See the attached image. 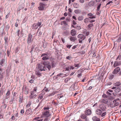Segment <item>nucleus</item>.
<instances>
[{"label": "nucleus", "instance_id": "nucleus-38", "mask_svg": "<svg viewBox=\"0 0 121 121\" xmlns=\"http://www.w3.org/2000/svg\"><path fill=\"white\" fill-rule=\"evenodd\" d=\"M72 58V57L71 56H68L66 58V59L69 60H70Z\"/></svg>", "mask_w": 121, "mask_h": 121}, {"label": "nucleus", "instance_id": "nucleus-2", "mask_svg": "<svg viewBox=\"0 0 121 121\" xmlns=\"http://www.w3.org/2000/svg\"><path fill=\"white\" fill-rule=\"evenodd\" d=\"M78 38L79 39L78 40L79 43H81L85 39L86 37L83 35L82 34H79L77 36Z\"/></svg>", "mask_w": 121, "mask_h": 121}, {"label": "nucleus", "instance_id": "nucleus-51", "mask_svg": "<svg viewBox=\"0 0 121 121\" xmlns=\"http://www.w3.org/2000/svg\"><path fill=\"white\" fill-rule=\"evenodd\" d=\"M20 31V30H18L17 31V32H16V33H17V35L19 36V32Z\"/></svg>", "mask_w": 121, "mask_h": 121}, {"label": "nucleus", "instance_id": "nucleus-31", "mask_svg": "<svg viewBox=\"0 0 121 121\" xmlns=\"http://www.w3.org/2000/svg\"><path fill=\"white\" fill-rule=\"evenodd\" d=\"M15 119V116H13L10 119H9V121H12V120H14Z\"/></svg>", "mask_w": 121, "mask_h": 121}, {"label": "nucleus", "instance_id": "nucleus-60", "mask_svg": "<svg viewBox=\"0 0 121 121\" xmlns=\"http://www.w3.org/2000/svg\"><path fill=\"white\" fill-rule=\"evenodd\" d=\"M106 94H107L108 95H112V93L109 92L108 91L107 92Z\"/></svg>", "mask_w": 121, "mask_h": 121}, {"label": "nucleus", "instance_id": "nucleus-56", "mask_svg": "<svg viewBox=\"0 0 121 121\" xmlns=\"http://www.w3.org/2000/svg\"><path fill=\"white\" fill-rule=\"evenodd\" d=\"M74 66L75 67H78V68L79 67V64H74Z\"/></svg>", "mask_w": 121, "mask_h": 121}, {"label": "nucleus", "instance_id": "nucleus-48", "mask_svg": "<svg viewBox=\"0 0 121 121\" xmlns=\"http://www.w3.org/2000/svg\"><path fill=\"white\" fill-rule=\"evenodd\" d=\"M10 91L9 90H8V91H7L6 95H7L8 96L10 95Z\"/></svg>", "mask_w": 121, "mask_h": 121}, {"label": "nucleus", "instance_id": "nucleus-20", "mask_svg": "<svg viewBox=\"0 0 121 121\" xmlns=\"http://www.w3.org/2000/svg\"><path fill=\"white\" fill-rule=\"evenodd\" d=\"M93 26V23H91L88 26V29L89 30H90L91 28V27Z\"/></svg>", "mask_w": 121, "mask_h": 121}, {"label": "nucleus", "instance_id": "nucleus-42", "mask_svg": "<svg viewBox=\"0 0 121 121\" xmlns=\"http://www.w3.org/2000/svg\"><path fill=\"white\" fill-rule=\"evenodd\" d=\"M70 79V78H68L65 79V82H67Z\"/></svg>", "mask_w": 121, "mask_h": 121}, {"label": "nucleus", "instance_id": "nucleus-29", "mask_svg": "<svg viewBox=\"0 0 121 121\" xmlns=\"http://www.w3.org/2000/svg\"><path fill=\"white\" fill-rule=\"evenodd\" d=\"M119 65L118 62H115L113 66L114 67H115L116 66L118 65Z\"/></svg>", "mask_w": 121, "mask_h": 121}, {"label": "nucleus", "instance_id": "nucleus-53", "mask_svg": "<svg viewBox=\"0 0 121 121\" xmlns=\"http://www.w3.org/2000/svg\"><path fill=\"white\" fill-rule=\"evenodd\" d=\"M24 112V109H21L20 112V113L21 114H23Z\"/></svg>", "mask_w": 121, "mask_h": 121}, {"label": "nucleus", "instance_id": "nucleus-23", "mask_svg": "<svg viewBox=\"0 0 121 121\" xmlns=\"http://www.w3.org/2000/svg\"><path fill=\"white\" fill-rule=\"evenodd\" d=\"M84 22L86 23L89 22H90V19L88 18H86L84 19Z\"/></svg>", "mask_w": 121, "mask_h": 121}, {"label": "nucleus", "instance_id": "nucleus-55", "mask_svg": "<svg viewBox=\"0 0 121 121\" xmlns=\"http://www.w3.org/2000/svg\"><path fill=\"white\" fill-rule=\"evenodd\" d=\"M72 45H67L66 46V47H67V48L69 49L70 48H71V47Z\"/></svg>", "mask_w": 121, "mask_h": 121}, {"label": "nucleus", "instance_id": "nucleus-36", "mask_svg": "<svg viewBox=\"0 0 121 121\" xmlns=\"http://www.w3.org/2000/svg\"><path fill=\"white\" fill-rule=\"evenodd\" d=\"M43 96L42 95L40 94L39 95V97L38 98L40 99H42L43 97Z\"/></svg>", "mask_w": 121, "mask_h": 121}, {"label": "nucleus", "instance_id": "nucleus-27", "mask_svg": "<svg viewBox=\"0 0 121 121\" xmlns=\"http://www.w3.org/2000/svg\"><path fill=\"white\" fill-rule=\"evenodd\" d=\"M121 84V83L120 82H117L114 84V86H118Z\"/></svg>", "mask_w": 121, "mask_h": 121}, {"label": "nucleus", "instance_id": "nucleus-9", "mask_svg": "<svg viewBox=\"0 0 121 121\" xmlns=\"http://www.w3.org/2000/svg\"><path fill=\"white\" fill-rule=\"evenodd\" d=\"M120 68L119 67H118L115 68L113 71V73L115 74L117 73L120 71Z\"/></svg>", "mask_w": 121, "mask_h": 121}, {"label": "nucleus", "instance_id": "nucleus-30", "mask_svg": "<svg viewBox=\"0 0 121 121\" xmlns=\"http://www.w3.org/2000/svg\"><path fill=\"white\" fill-rule=\"evenodd\" d=\"M95 4V2L93 1H91L89 3V5L91 6H93Z\"/></svg>", "mask_w": 121, "mask_h": 121}, {"label": "nucleus", "instance_id": "nucleus-13", "mask_svg": "<svg viewBox=\"0 0 121 121\" xmlns=\"http://www.w3.org/2000/svg\"><path fill=\"white\" fill-rule=\"evenodd\" d=\"M83 33V34H85L86 36H88L89 33V32L88 31H87L86 29H84L82 30Z\"/></svg>", "mask_w": 121, "mask_h": 121}, {"label": "nucleus", "instance_id": "nucleus-37", "mask_svg": "<svg viewBox=\"0 0 121 121\" xmlns=\"http://www.w3.org/2000/svg\"><path fill=\"white\" fill-rule=\"evenodd\" d=\"M31 104V103L30 102H29L28 103V104L26 105V107L27 108H28L29 107Z\"/></svg>", "mask_w": 121, "mask_h": 121}, {"label": "nucleus", "instance_id": "nucleus-52", "mask_svg": "<svg viewBox=\"0 0 121 121\" xmlns=\"http://www.w3.org/2000/svg\"><path fill=\"white\" fill-rule=\"evenodd\" d=\"M49 108L48 107H44V108L43 109L44 110H48Z\"/></svg>", "mask_w": 121, "mask_h": 121}, {"label": "nucleus", "instance_id": "nucleus-3", "mask_svg": "<svg viewBox=\"0 0 121 121\" xmlns=\"http://www.w3.org/2000/svg\"><path fill=\"white\" fill-rule=\"evenodd\" d=\"M48 54L47 53H44L42 54L41 57H43L42 58V60H46L48 59L49 58L48 56Z\"/></svg>", "mask_w": 121, "mask_h": 121}, {"label": "nucleus", "instance_id": "nucleus-45", "mask_svg": "<svg viewBox=\"0 0 121 121\" xmlns=\"http://www.w3.org/2000/svg\"><path fill=\"white\" fill-rule=\"evenodd\" d=\"M106 112H105L102 113V114L101 115V116L102 117H103L106 114Z\"/></svg>", "mask_w": 121, "mask_h": 121}, {"label": "nucleus", "instance_id": "nucleus-26", "mask_svg": "<svg viewBox=\"0 0 121 121\" xmlns=\"http://www.w3.org/2000/svg\"><path fill=\"white\" fill-rule=\"evenodd\" d=\"M102 102L106 104L108 102V99H103Z\"/></svg>", "mask_w": 121, "mask_h": 121}, {"label": "nucleus", "instance_id": "nucleus-19", "mask_svg": "<svg viewBox=\"0 0 121 121\" xmlns=\"http://www.w3.org/2000/svg\"><path fill=\"white\" fill-rule=\"evenodd\" d=\"M88 16L89 17V18H94L95 17V16L93 15L92 13H90L88 14Z\"/></svg>", "mask_w": 121, "mask_h": 121}, {"label": "nucleus", "instance_id": "nucleus-46", "mask_svg": "<svg viewBox=\"0 0 121 121\" xmlns=\"http://www.w3.org/2000/svg\"><path fill=\"white\" fill-rule=\"evenodd\" d=\"M64 24V25H67V24L66 22L65 21H64L63 22H62L61 23V24Z\"/></svg>", "mask_w": 121, "mask_h": 121}, {"label": "nucleus", "instance_id": "nucleus-43", "mask_svg": "<svg viewBox=\"0 0 121 121\" xmlns=\"http://www.w3.org/2000/svg\"><path fill=\"white\" fill-rule=\"evenodd\" d=\"M114 103V105L115 106H117L119 105V103L118 102H117L115 103Z\"/></svg>", "mask_w": 121, "mask_h": 121}, {"label": "nucleus", "instance_id": "nucleus-17", "mask_svg": "<svg viewBox=\"0 0 121 121\" xmlns=\"http://www.w3.org/2000/svg\"><path fill=\"white\" fill-rule=\"evenodd\" d=\"M38 26L37 24L34 23L32 26V27L33 29H37Z\"/></svg>", "mask_w": 121, "mask_h": 121}, {"label": "nucleus", "instance_id": "nucleus-1", "mask_svg": "<svg viewBox=\"0 0 121 121\" xmlns=\"http://www.w3.org/2000/svg\"><path fill=\"white\" fill-rule=\"evenodd\" d=\"M37 67L38 69L41 71L47 70V69L49 70L51 68V65L49 62L44 61L42 64H39L38 65Z\"/></svg>", "mask_w": 121, "mask_h": 121}, {"label": "nucleus", "instance_id": "nucleus-8", "mask_svg": "<svg viewBox=\"0 0 121 121\" xmlns=\"http://www.w3.org/2000/svg\"><path fill=\"white\" fill-rule=\"evenodd\" d=\"M1 66H0V80H1L4 77V73L2 72L3 69L1 68Z\"/></svg>", "mask_w": 121, "mask_h": 121}, {"label": "nucleus", "instance_id": "nucleus-35", "mask_svg": "<svg viewBox=\"0 0 121 121\" xmlns=\"http://www.w3.org/2000/svg\"><path fill=\"white\" fill-rule=\"evenodd\" d=\"M24 93L25 94H27L29 93V91L28 90L26 89L24 91Z\"/></svg>", "mask_w": 121, "mask_h": 121}, {"label": "nucleus", "instance_id": "nucleus-16", "mask_svg": "<svg viewBox=\"0 0 121 121\" xmlns=\"http://www.w3.org/2000/svg\"><path fill=\"white\" fill-rule=\"evenodd\" d=\"M96 113L99 115H100L102 113V111L99 109H97L96 111Z\"/></svg>", "mask_w": 121, "mask_h": 121}, {"label": "nucleus", "instance_id": "nucleus-62", "mask_svg": "<svg viewBox=\"0 0 121 121\" xmlns=\"http://www.w3.org/2000/svg\"><path fill=\"white\" fill-rule=\"evenodd\" d=\"M119 100V98H117L116 99L114 100L113 101V103H115L117 102V100Z\"/></svg>", "mask_w": 121, "mask_h": 121}, {"label": "nucleus", "instance_id": "nucleus-34", "mask_svg": "<svg viewBox=\"0 0 121 121\" xmlns=\"http://www.w3.org/2000/svg\"><path fill=\"white\" fill-rule=\"evenodd\" d=\"M74 6L75 8H77L79 6V4H75L74 5Z\"/></svg>", "mask_w": 121, "mask_h": 121}, {"label": "nucleus", "instance_id": "nucleus-4", "mask_svg": "<svg viewBox=\"0 0 121 121\" xmlns=\"http://www.w3.org/2000/svg\"><path fill=\"white\" fill-rule=\"evenodd\" d=\"M32 36L31 34H30L28 35L27 41L28 44L32 42Z\"/></svg>", "mask_w": 121, "mask_h": 121}, {"label": "nucleus", "instance_id": "nucleus-21", "mask_svg": "<svg viewBox=\"0 0 121 121\" xmlns=\"http://www.w3.org/2000/svg\"><path fill=\"white\" fill-rule=\"evenodd\" d=\"M70 39L71 41L74 42L76 40V38L75 37H71L70 38Z\"/></svg>", "mask_w": 121, "mask_h": 121}, {"label": "nucleus", "instance_id": "nucleus-14", "mask_svg": "<svg viewBox=\"0 0 121 121\" xmlns=\"http://www.w3.org/2000/svg\"><path fill=\"white\" fill-rule=\"evenodd\" d=\"M71 35L73 36H75L76 35V31L74 29L72 30L70 32Z\"/></svg>", "mask_w": 121, "mask_h": 121}, {"label": "nucleus", "instance_id": "nucleus-63", "mask_svg": "<svg viewBox=\"0 0 121 121\" xmlns=\"http://www.w3.org/2000/svg\"><path fill=\"white\" fill-rule=\"evenodd\" d=\"M34 80L32 79L30 80L29 81V82L31 83H32L34 82Z\"/></svg>", "mask_w": 121, "mask_h": 121}, {"label": "nucleus", "instance_id": "nucleus-12", "mask_svg": "<svg viewBox=\"0 0 121 121\" xmlns=\"http://www.w3.org/2000/svg\"><path fill=\"white\" fill-rule=\"evenodd\" d=\"M51 60L52 64V67H53L55 66V64L54 62V59L52 57L51 58Z\"/></svg>", "mask_w": 121, "mask_h": 121}, {"label": "nucleus", "instance_id": "nucleus-61", "mask_svg": "<svg viewBox=\"0 0 121 121\" xmlns=\"http://www.w3.org/2000/svg\"><path fill=\"white\" fill-rule=\"evenodd\" d=\"M79 2L81 3H83L84 2V0H79Z\"/></svg>", "mask_w": 121, "mask_h": 121}, {"label": "nucleus", "instance_id": "nucleus-44", "mask_svg": "<svg viewBox=\"0 0 121 121\" xmlns=\"http://www.w3.org/2000/svg\"><path fill=\"white\" fill-rule=\"evenodd\" d=\"M101 4H100L97 7V10L98 11H99L100 9V6H101Z\"/></svg>", "mask_w": 121, "mask_h": 121}, {"label": "nucleus", "instance_id": "nucleus-18", "mask_svg": "<svg viewBox=\"0 0 121 121\" xmlns=\"http://www.w3.org/2000/svg\"><path fill=\"white\" fill-rule=\"evenodd\" d=\"M35 74L37 75L38 77H40L41 76V74L39 71L38 70L35 71Z\"/></svg>", "mask_w": 121, "mask_h": 121}, {"label": "nucleus", "instance_id": "nucleus-5", "mask_svg": "<svg viewBox=\"0 0 121 121\" xmlns=\"http://www.w3.org/2000/svg\"><path fill=\"white\" fill-rule=\"evenodd\" d=\"M45 5L46 4H45L40 3L39 4V6L38 7V9L40 10H43Z\"/></svg>", "mask_w": 121, "mask_h": 121}, {"label": "nucleus", "instance_id": "nucleus-25", "mask_svg": "<svg viewBox=\"0 0 121 121\" xmlns=\"http://www.w3.org/2000/svg\"><path fill=\"white\" fill-rule=\"evenodd\" d=\"M81 117L82 119H85L87 117V116L85 114H82L81 115Z\"/></svg>", "mask_w": 121, "mask_h": 121}, {"label": "nucleus", "instance_id": "nucleus-22", "mask_svg": "<svg viewBox=\"0 0 121 121\" xmlns=\"http://www.w3.org/2000/svg\"><path fill=\"white\" fill-rule=\"evenodd\" d=\"M5 60L4 59H2L0 63V65H0L1 67L3 66V64H4L5 62Z\"/></svg>", "mask_w": 121, "mask_h": 121}, {"label": "nucleus", "instance_id": "nucleus-39", "mask_svg": "<svg viewBox=\"0 0 121 121\" xmlns=\"http://www.w3.org/2000/svg\"><path fill=\"white\" fill-rule=\"evenodd\" d=\"M117 59H118L119 60H121V54L119 55L118 56Z\"/></svg>", "mask_w": 121, "mask_h": 121}, {"label": "nucleus", "instance_id": "nucleus-41", "mask_svg": "<svg viewBox=\"0 0 121 121\" xmlns=\"http://www.w3.org/2000/svg\"><path fill=\"white\" fill-rule=\"evenodd\" d=\"M4 39L5 41V43H7V40L8 39V38L6 37H5Z\"/></svg>", "mask_w": 121, "mask_h": 121}, {"label": "nucleus", "instance_id": "nucleus-49", "mask_svg": "<svg viewBox=\"0 0 121 121\" xmlns=\"http://www.w3.org/2000/svg\"><path fill=\"white\" fill-rule=\"evenodd\" d=\"M79 11L78 10H76L74 11V12L76 13H79Z\"/></svg>", "mask_w": 121, "mask_h": 121}, {"label": "nucleus", "instance_id": "nucleus-6", "mask_svg": "<svg viewBox=\"0 0 121 121\" xmlns=\"http://www.w3.org/2000/svg\"><path fill=\"white\" fill-rule=\"evenodd\" d=\"M43 115L46 117H49L50 116V114L49 113V110H48V111H45L43 113Z\"/></svg>", "mask_w": 121, "mask_h": 121}, {"label": "nucleus", "instance_id": "nucleus-40", "mask_svg": "<svg viewBox=\"0 0 121 121\" xmlns=\"http://www.w3.org/2000/svg\"><path fill=\"white\" fill-rule=\"evenodd\" d=\"M37 87L36 86L33 89V91H34V92H36L37 90Z\"/></svg>", "mask_w": 121, "mask_h": 121}, {"label": "nucleus", "instance_id": "nucleus-32", "mask_svg": "<svg viewBox=\"0 0 121 121\" xmlns=\"http://www.w3.org/2000/svg\"><path fill=\"white\" fill-rule=\"evenodd\" d=\"M97 117H94L92 118V120L94 121H96L97 119H98Z\"/></svg>", "mask_w": 121, "mask_h": 121}, {"label": "nucleus", "instance_id": "nucleus-57", "mask_svg": "<svg viewBox=\"0 0 121 121\" xmlns=\"http://www.w3.org/2000/svg\"><path fill=\"white\" fill-rule=\"evenodd\" d=\"M45 94V91H44L43 90L42 91V92L40 94H41L43 96V95H44Z\"/></svg>", "mask_w": 121, "mask_h": 121}, {"label": "nucleus", "instance_id": "nucleus-47", "mask_svg": "<svg viewBox=\"0 0 121 121\" xmlns=\"http://www.w3.org/2000/svg\"><path fill=\"white\" fill-rule=\"evenodd\" d=\"M40 119V117H37L34 118V120H36L37 121Z\"/></svg>", "mask_w": 121, "mask_h": 121}, {"label": "nucleus", "instance_id": "nucleus-7", "mask_svg": "<svg viewBox=\"0 0 121 121\" xmlns=\"http://www.w3.org/2000/svg\"><path fill=\"white\" fill-rule=\"evenodd\" d=\"M35 93L34 91H32L30 92L31 94L30 96V99L35 98L36 97L37 95L35 94Z\"/></svg>", "mask_w": 121, "mask_h": 121}, {"label": "nucleus", "instance_id": "nucleus-28", "mask_svg": "<svg viewBox=\"0 0 121 121\" xmlns=\"http://www.w3.org/2000/svg\"><path fill=\"white\" fill-rule=\"evenodd\" d=\"M120 88L119 87H117L116 89L115 90V92H118L120 91Z\"/></svg>", "mask_w": 121, "mask_h": 121}, {"label": "nucleus", "instance_id": "nucleus-64", "mask_svg": "<svg viewBox=\"0 0 121 121\" xmlns=\"http://www.w3.org/2000/svg\"><path fill=\"white\" fill-rule=\"evenodd\" d=\"M74 67L72 66H70V69L71 70V69H74Z\"/></svg>", "mask_w": 121, "mask_h": 121}, {"label": "nucleus", "instance_id": "nucleus-11", "mask_svg": "<svg viewBox=\"0 0 121 121\" xmlns=\"http://www.w3.org/2000/svg\"><path fill=\"white\" fill-rule=\"evenodd\" d=\"M99 108L102 110L104 111L106 109V107L103 104H101L99 106Z\"/></svg>", "mask_w": 121, "mask_h": 121}, {"label": "nucleus", "instance_id": "nucleus-54", "mask_svg": "<svg viewBox=\"0 0 121 121\" xmlns=\"http://www.w3.org/2000/svg\"><path fill=\"white\" fill-rule=\"evenodd\" d=\"M10 13H8V14L6 15V19L10 15Z\"/></svg>", "mask_w": 121, "mask_h": 121}, {"label": "nucleus", "instance_id": "nucleus-59", "mask_svg": "<svg viewBox=\"0 0 121 121\" xmlns=\"http://www.w3.org/2000/svg\"><path fill=\"white\" fill-rule=\"evenodd\" d=\"M55 94L54 93H52L51 94L49 95L48 96H51L52 95H54Z\"/></svg>", "mask_w": 121, "mask_h": 121}, {"label": "nucleus", "instance_id": "nucleus-15", "mask_svg": "<svg viewBox=\"0 0 121 121\" xmlns=\"http://www.w3.org/2000/svg\"><path fill=\"white\" fill-rule=\"evenodd\" d=\"M32 112V110L30 108H29L26 111L25 113L26 115H28L30 114Z\"/></svg>", "mask_w": 121, "mask_h": 121}, {"label": "nucleus", "instance_id": "nucleus-24", "mask_svg": "<svg viewBox=\"0 0 121 121\" xmlns=\"http://www.w3.org/2000/svg\"><path fill=\"white\" fill-rule=\"evenodd\" d=\"M83 16H80L78 17V19L79 21H82L83 19Z\"/></svg>", "mask_w": 121, "mask_h": 121}, {"label": "nucleus", "instance_id": "nucleus-10", "mask_svg": "<svg viewBox=\"0 0 121 121\" xmlns=\"http://www.w3.org/2000/svg\"><path fill=\"white\" fill-rule=\"evenodd\" d=\"M85 113L86 115H90L91 114V109H88L86 111Z\"/></svg>", "mask_w": 121, "mask_h": 121}, {"label": "nucleus", "instance_id": "nucleus-58", "mask_svg": "<svg viewBox=\"0 0 121 121\" xmlns=\"http://www.w3.org/2000/svg\"><path fill=\"white\" fill-rule=\"evenodd\" d=\"M113 2L112 1H109L106 4V5L109 4L110 3H112Z\"/></svg>", "mask_w": 121, "mask_h": 121}, {"label": "nucleus", "instance_id": "nucleus-33", "mask_svg": "<svg viewBox=\"0 0 121 121\" xmlns=\"http://www.w3.org/2000/svg\"><path fill=\"white\" fill-rule=\"evenodd\" d=\"M43 90L44 91H46V92L49 91L48 89L46 87H45Z\"/></svg>", "mask_w": 121, "mask_h": 121}, {"label": "nucleus", "instance_id": "nucleus-50", "mask_svg": "<svg viewBox=\"0 0 121 121\" xmlns=\"http://www.w3.org/2000/svg\"><path fill=\"white\" fill-rule=\"evenodd\" d=\"M37 24L38 26H40L41 24V22H38Z\"/></svg>", "mask_w": 121, "mask_h": 121}]
</instances>
